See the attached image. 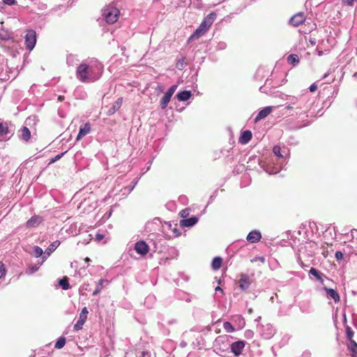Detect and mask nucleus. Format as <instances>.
I'll use <instances>...</instances> for the list:
<instances>
[{
    "mask_svg": "<svg viewBox=\"0 0 357 357\" xmlns=\"http://www.w3.org/2000/svg\"><path fill=\"white\" fill-rule=\"evenodd\" d=\"M103 68L104 66L98 59H88L77 66L76 77L82 83L94 82L102 76Z\"/></svg>",
    "mask_w": 357,
    "mask_h": 357,
    "instance_id": "nucleus-1",
    "label": "nucleus"
},
{
    "mask_svg": "<svg viewBox=\"0 0 357 357\" xmlns=\"http://www.w3.org/2000/svg\"><path fill=\"white\" fill-rule=\"evenodd\" d=\"M285 100H288L294 105L295 109L298 110L296 114L309 116V113L312 114L314 112H310L314 104L315 103V98L312 96L308 91H305L303 93L298 96H282Z\"/></svg>",
    "mask_w": 357,
    "mask_h": 357,
    "instance_id": "nucleus-2",
    "label": "nucleus"
},
{
    "mask_svg": "<svg viewBox=\"0 0 357 357\" xmlns=\"http://www.w3.org/2000/svg\"><path fill=\"white\" fill-rule=\"evenodd\" d=\"M217 14L215 12H212L207 15L198 28L194 31V33L188 38V43L193 40L195 38H198L203 36L211 26L214 21L215 20Z\"/></svg>",
    "mask_w": 357,
    "mask_h": 357,
    "instance_id": "nucleus-3",
    "label": "nucleus"
},
{
    "mask_svg": "<svg viewBox=\"0 0 357 357\" xmlns=\"http://www.w3.org/2000/svg\"><path fill=\"white\" fill-rule=\"evenodd\" d=\"M319 250L318 244L312 241H306L305 243H302L300 245L298 248V253L297 257V261L301 266V267L304 268L305 264L301 260V255L303 257H314L317 251Z\"/></svg>",
    "mask_w": 357,
    "mask_h": 357,
    "instance_id": "nucleus-4",
    "label": "nucleus"
},
{
    "mask_svg": "<svg viewBox=\"0 0 357 357\" xmlns=\"http://www.w3.org/2000/svg\"><path fill=\"white\" fill-rule=\"evenodd\" d=\"M252 160H257L260 167L268 174H275L278 173L282 168L283 162H281L280 164L275 165L273 159H270L268 162L260 161L257 157H254L252 159L250 158L248 162Z\"/></svg>",
    "mask_w": 357,
    "mask_h": 357,
    "instance_id": "nucleus-5",
    "label": "nucleus"
},
{
    "mask_svg": "<svg viewBox=\"0 0 357 357\" xmlns=\"http://www.w3.org/2000/svg\"><path fill=\"white\" fill-rule=\"evenodd\" d=\"M275 88H277V86H269V79H268V78H267L265 82L264 85L260 86L259 91L261 93H266L271 96H273L275 98H280L282 100H285V98L282 97L283 96H289L288 95H286L279 91H276Z\"/></svg>",
    "mask_w": 357,
    "mask_h": 357,
    "instance_id": "nucleus-6",
    "label": "nucleus"
},
{
    "mask_svg": "<svg viewBox=\"0 0 357 357\" xmlns=\"http://www.w3.org/2000/svg\"><path fill=\"white\" fill-rule=\"evenodd\" d=\"M13 126L7 122H0V141L9 140L14 135Z\"/></svg>",
    "mask_w": 357,
    "mask_h": 357,
    "instance_id": "nucleus-7",
    "label": "nucleus"
},
{
    "mask_svg": "<svg viewBox=\"0 0 357 357\" xmlns=\"http://www.w3.org/2000/svg\"><path fill=\"white\" fill-rule=\"evenodd\" d=\"M25 45L27 50L31 51L36 43V33L33 29L27 30L24 36Z\"/></svg>",
    "mask_w": 357,
    "mask_h": 357,
    "instance_id": "nucleus-8",
    "label": "nucleus"
},
{
    "mask_svg": "<svg viewBox=\"0 0 357 357\" xmlns=\"http://www.w3.org/2000/svg\"><path fill=\"white\" fill-rule=\"evenodd\" d=\"M177 87L178 86L176 84H174L171 86L165 92L163 97L160 100V107L162 109H166Z\"/></svg>",
    "mask_w": 357,
    "mask_h": 357,
    "instance_id": "nucleus-9",
    "label": "nucleus"
},
{
    "mask_svg": "<svg viewBox=\"0 0 357 357\" xmlns=\"http://www.w3.org/2000/svg\"><path fill=\"white\" fill-rule=\"evenodd\" d=\"M259 330L260 335L266 340L271 339L275 333L274 327L270 324L261 325Z\"/></svg>",
    "mask_w": 357,
    "mask_h": 357,
    "instance_id": "nucleus-10",
    "label": "nucleus"
},
{
    "mask_svg": "<svg viewBox=\"0 0 357 357\" xmlns=\"http://www.w3.org/2000/svg\"><path fill=\"white\" fill-rule=\"evenodd\" d=\"M273 152L279 159L284 160V161H285L289 155V151L285 146L282 148L278 145H275L273 148Z\"/></svg>",
    "mask_w": 357,
    "mask_h": 357,
    "instance_id": "nucleus-11",
    "label": "nucleus"
},
{
    "mask_svg": "<svg viewBox=\"0 0 357 357\" xmlns=\"http://www.w3.org/2000/svg\"><path fill=\"white\" fill-rule=\"evenodd\" d=\"M88 313L89 312L87 307H84L79 314V319L77 321L76 324L74 326L75 331H78L82 328V326L87 319Z\"/></svg>",
    "mask_w": 357,
    "mask_h": 357,
    "instance_id": "nucleus-12",
    "label": "nucleus"
},
{
    "mask_svg": "<svg viewBox=\"0 0 357 357\" xmlns=\"http://www.w3.org/2000/svg\"><path fill=\"white\" fill-rule=\"evenodd\" d=\"M305 21V14L302 12L298 13L293 15L289 20V24L296 27L302 24Z\"/></svg>",
    "mask_w": 357,
    "mask_h": 357,
    "instance_id": "nucleus-13",
    "label": "nucleus"
},
{
    "mask_svg": "<svg viewBox=\"0 0 357 357\" xmlns=\"http://www.w3.org/2000/svg\"><path fill=\"white\" fill-rule=\"evenodd\" d=\"M250 284L251 280L250 277L245 273H241L238 280V287L241 289V290L245 291L249 289Z\"/></svg>",
    "mask_w": 357,
    "mask_h": 357,
    "instance_id": "nucleus-14",
    "label": "nucleus"
},
{
    "mask_svg": "<svg viewBox=\"0 0 357 357\" xmlns=\"http://www.w3.org/2000/svg\"><path fill=\"white\" fill-rule=\"evenodd\" d=\"M136 252L142 256L146 255L149 251V246L144 241H139L135 244Z\"/></svg>",
    "mask_w": 357,
    "mask_h": 357,
    "instance_id": "nucleus-15",
    "label": "nucleus"
},
{
    "mask_svg": "<svg viewBox=\"0 0 357 357\" xmlns=\"http://www.w3.org/2000/svg\"><path fill=\"white\" fill-rule=\"evenodd\" d=\"M245 342L244 340H238L230 344L231 352L234 356H238L245 347Z\"/></svg>",
    "mask_w": 357,
    "mask_h": 357,
    "instance_id": "nucleus-16",
    "label": "nucleus"
},
{
    "mask_svg": "<svg viewBox=\"0 0 357 357\" xmlns=\"http://www.w3.org/2000/svg\"><path fill=\"white\" fill-rule=\"evenodd\" d=\"M59 241H55L52 242L44 252L43 260L40 262V264H43V263L51 255V254L59 246Z\"/></svg>",
    "mask_w": 357,
    "mask_h": 357,
    "instance_id": "nucleus-17",
    "label": "nucleus"
},
{
    "mask_svg": "<svg viewBox=\"0 0 357 357\" xmlns=\"http://www.w3.org/2000/svg\"><path fill=\"white\" fill-rule=\"evenodd\" d=\"M119 10L114 9L105 13V18L108 24L115 23L119 17Z\"/></svg>",
    "mask_w": 357,
    "mask_h": 357,
    "instance_id": "nucleus-18",
    "label": "nucleus"
},
{
    "mask_svg": "<svg viewBox=\"0 0 357 357\" xmlns=\"http://www.w3.org/2000/svg\"><path fill=\"white\" fill-rule=\"evenodd\" d=\"M261 238V234L259 230L255 229L248 233L246 240L250 243H258Z\"/></svg>",
    "mask_w": 357,
    "mask_h": 357,
    "instance_id": "nucleus-19",
    "label": "nucleus"
},
{
    "mask_svg": "<svg viewBox=\"0 0 357 357\" xmlns=\"http://www.w3.org/2000/svg\"><path fill=\"white\" fill-rule=\"evenodd\" d=\"M323 290L326 292L328 298L333 299L335 303L340 301V295L335 289L324 287Z\"/></svg>",
    "mask_w": 357,
    "mask_h": 357,
    "instance_id": "nucleus-20",
    "label": "nucleus"
},
{
    "mask_svg": "<svg viewBox=\"0 0 357 357\" xmlns=\"http://www.w3.org/2000/svg\"><path fill=\"white\" fill-rule=\"evenodd\" d=\"M198 220H199V218L193 215L189 218L181 220L180 225L182 227H192L198 222Z\"/></svg>",
    "mask_w": 357,
    "mask_h": 357,
    "instance_id": "nucleus-21",
    "label": "nucleus"
},
{
    "mask_svg": "<svg viewBox=\"0 0 357 357\" xmlns=\"http://www.w3.org/2000/svg\"><path fill=\"white\" fill-rule=\"evenodd\" d=\"M91 131V124L88 122L81 126L76 140L78 141L89 134Z\"/></svg>",
    "mask_w": 357,
    "mask_h": 357,
    "instance_id": "nucleus-22",
    "label": "nucleus"
},
{
    "mask_svg": "<svg viewBox=\"0 0 357 357\" xmlns=\"http://www.w3.org/2000/svg\"><path fill=\"white\" fill-rule=\"evenodd\" d=\"M176 297L178 300L185 301L187 303H190L195 296L184 292L181 290H178L176 293Z\"/></svg>",
    "mask_w": 357,
    "mask_h": 357,
    "instance_id": "nucleus-23",
    "label": "nucleus"
},
{
    "mask_svg": "<svg viewBox=\"0 0 357 357\" xmlns=\"http://www.w3.org/2000/svg\"><path fill=\"white\" fill-rule=\"evenodd\" d=\"M252 137V133L250 130H246L241 132L238 142L241 144H247L251 139Z\"/></svg>",
    "mask_w": 357,
    "mask_h": 357,
    "instance_id": "nucleus-24",
    "label": "nucleus"
},
{
    "mask_svg": "<svg viewBox=\"0 0 357 357\" xmlns=\"http://www.w3.org/2000/svg\"><path fill=\"white\" fill-rule=\"evenodd\" d=\"M42 220L43 218L40 216L35 215L26 221V226L29 228L36 227L41 223Z\"/></svg>",
    "mask_w": 357,
    "mask_h": 357,
    "instance_id": "nucleus-25",
    "label": "nucleus"
},
{
    "mask_svg": "<svg viewBox=\"0 0 357 357\" xmlns=\"http://www.w3.org/2000/svg\"><path fill=\"white\" fill-rule=\"evenodd\" d=\"M192 96L191 91L183 90L176 93V98L180 102H185L188 100Z\"/></svg>",
    "mask_w": 357,
    "mask_h": 357,
    "instance_id": "nucleus-26",
    "label": "nucleus"
},
{
    "mask_svg": "<svg viewBox=\"0 0 357 357\" xmlns=\"http://www.w3.org/2000/svg\"><path fill=\"white\" fill-rule=\"evenodd\" d=\"M309 275L314 276L321 284H323L324 282V278H327V277L325 275L321 273L319 270L314 267H312L309 271Z\"/></svg>",
    "mask_w": 357,
    "mask_h": 357,
    "instance_id": "nucleus-27",
    "label": "nucleus"
},
{
    "mask_svg": "<svg viewBox=\"0 0 357 357\" xmlns=\"http://www.w3.org/2000/svg\"><path fill=\"white\" fill-rule=\"evenodd\" d=\"M272 110H273V109H272V107H271V106L264 107L262 109H261L258 112L255 121H258L261 119L266 118L267 116H268L271 113Z\"/></svg>",
    "mask_w": 357,
    "mask_h": 357,
    "instance_id": "nucleus-28",
    "label": "nucleus"
},
{
    "mask_svg": "<svg viewBox=\"0 0 357 357\" xmlns=\"http://www.w3.org/2000/svg\"><path fill=\"white\" fill-rule=\"evenodd\" d=\"M123 102V98H119L112 106L108 109L107 114L112 115L116 113L121 107Z\"/></svg>",
    "mask_w": 357,
    "mask_h": 357,
    "instance_id": "nucleus-29",
    "label": "nucleus"
},
{
    "mask_svg": "<svg viewBox=\"0 0 357 357\" xmlns=\"http://www.w3.org/2000/svg\"><path fill=\"white\" fill-rule=\"evenodd\" d=\"M20 137L21 139L28 142L29 139L31 138V132L29 129L27 127L24 126L20 130Z\"/></svg>",
    "mask_w": 357,
    "mask_h": 357,
    "instance_id": "nucleus-30",
    "label": "nucleus"
},
{
    "mask_svg": "<svg viewBox=\"0 0 357 357\" xmlns=\"http://www.w3.org/2000/svg\"><path fill=\"white\" fill-rule=\"evenodd\" d=\"M348 349L351 352V357L357 356V343L354 340H349L347 342Z\"/></svg>",
    "mask_w": 357,
    "mask_h": 357,
    "instance_id": "nucleus-31",
    "label": "nucleus"
},
{
    "mask_svg": "<svg viewBox=\"0 0 357 357\" xmlns=\"http://www.w3.org/2000/svg\"><path fill=\"white\" fill-rule=\"evenodd\" d=\"M30 255L36 258H38L40 257L43 258L44 251L38 245H34L32 248V250L30 252Z\"/></svg>",
    "mask_w": 357,
    "mask_h": 357,
    "instance_id": "nucleus-32",
    "label": "nucleus"
},
{
    "mask_svg": "<svg viewBox=\"0 0 357 357\" xmlns=\"http://www.w3.org/2000/svg\"><path fill=\"white\" fill-rule=\"evenodd\" d=\"M222 259L220 257H215L211 262V267L213 270H218L222 265Z\"/></svg>",
    "mask_w": 357,
    "mask_h": 357,
    "instance_id": "nucleus-33",
    "label": "nucleus"
},
{
    "mask_svg": "<svg viewBox=\"0 0 357 357\" xmlns=\"http://www.w3.org/2000/svg\"><path fill=\"white\" fill-rule=\"evenodd\" d=\"M287 62L289 64L296 66L299 63V58L297 54H291L287 56Z\"/></svg>",
    "mask_w": 357,
    "mask_h": 357,
    "instance_id": "nucleus-34",
    "label": "nucleus"
},
{
    "mask_svg": "<svg viewBox=\"0 0 357 357\" xmlns=\"http://www.w3.org/2000/svg\"><path fill=\"white\" fill-rule=\"evenodd\" d=\"M59 285L63 290H68L70 288L69 280L67 277H63L59 280Z\"/></svg>",
    "mask_w": 357,
    "mask_h": 357,
    "instance_id": "nucleus-35",
    "label": "nucleus"
},
{
    "mask_svg": "<svg viewBox=\"0 0 357 357\" xmlns=\"http://www.w3.org/2000/svg\"><path fill=\"white\" fill-rule=\"evenodd\" d=\"M79 61L78 59L76 56L73 54H69L66 58V63L69 66H73L74 65H77Z\"/></svg>",
    "mask_w": 357,
    "mask_h": 357,
    "instance_id": "nucleus-36",
    "label": "nucleus"
},
{
    "mask_svg": "<svg viewBox=\"0 0 357 357\" xmlns=\"http://www.w3.org/2000/svg\"><path fill=\"white\" fill-rule=\"evenodd\" d=\"M66 342V337L61 336L59 337L58 340H56L54 347L57 349H61L65 346Z\"/></svg>",
    "mask_w": 357,
    "mask_h": 357,
    "instance_id": "nucleus-37",
    "label": "nucleus"
},
{
    "mask_svg": "<svg viewBox=\"0 0 357 357\" xmlns=\"http://www.w3.org/2000/svg\"><path fill=\"white\" fill-rule=\"evenodd\" d=\"M41 264H40V263L38 264H31V265H29L26 271V273L29 275H31L34 273H36L38 268H39V266H40Z\"/></svg>",
    "mask_w": 357,
    "mask_h": 357,
    "instance_id": "nucleus-38",
    "label": "nucleus"
},
{
    "mask_svg": "<svg viewBox=\"0 0 357 357\" xmlns=\"http://www.w3.org/2000/svg\"><path fill=\"white\" fill-rule=\"evenodd\" d=\"M223 328L228 333H232L235 331L234 327L229 321H225L223 323Z\"/></svg>",
    "mask_w": 357,
    "mask_h": 357,
    "instance_id": "nucleus-39",
    "label": "nucleus"
},
{
    "mask_svg": "<svg viewBox=\"0 0 357 357\" xmlns=\"http://www.w3.org/2000/svg\"><path fill=\"white\" fill-rule=\"evenodd\" d=\"M300 309L302 312L306 313V314H310L312 312V308L309 304L301 305L300 306Z\"/></svg>",
    "mask_w": 357,
    "mask_h": 357,
    "instance_id": "nucleus-40",
    "label": "nucleus"
},
{
    "mask_svg": "<svg viewBox=\"0 0 357 357\" xmlns=\"http://www.w3.org/2000/svg\"><path fill=\"white\" fill-rule=\"evenodd\" d=\"M151 354L148 350L138 351L136 353V357H151Z\"/></svg>",
    "mask_w": 357,
    "mask_h": 357,
    "instance_id": "nucleus-41",
    "label": "nucleus"
},
{
    "mask_svg": "<svg viewBox=\"0 0 357 357\" xmlns=\"http://www.w3.org/2000/svg\"><path fill=\"white\" fill-rule=\"evenodd\" d=\"M155 300V298L154 296L153 295H149L146 298H145V301H144V304L148 307H151V303L153 302H154Z\"/></svg>",
    "mask_w": 357,
    "mask_h": 357,
    "instance_id": "nucleus-42",
    "label": "nucleus"
},
{
    "mask_svg": "<svg viewBox=\"0 0 357 357\" xmlns=\"http://www.w3.org/2000/svg\"><path fill=\"white\" fill-rule=\"evenodd\" d=\"M346 337H347L348 341L351 340L352 337H354V332H353L351 328L349 327V326H347L346 328Z\"/></svg>",
    "mask_w": 357,
    "mask_h": 357,
    "instance_id": "nucleus-43",
    "label": "nucleus"
},
{
    "mask_svg": "<svg viewBox=\"0 0 357 357\" xmlns=\"http://www.w3.org/2000/svg\"><path fill=\"white\" fill-rule=\"evenodd\" d=\"M66 153V151H64L63 153H61L59 154H57L56 155H55L54 158H52L50 162V164L51 163H54L55 162H56L57 160H59V159H61L63 155L64 154Z\"/></svg>",
    "mask_w": 357,
    "mask_h": 357,
    "instance_id": "nucleus-44",
    "label": "nucleus"
},
{
    "mask_svg": "<svg viewBox=\"0 0 357 357\" xmlns=\"http://www.w3.org/2000/svg\"><path fill=\"white\" fill-rule=\"evenodd\" d=\"M190 213L189 208H185L180 211L179 215L183 219H185Z\"/></svg>",
    "mask_w": 357,
    "mask_h": 357,
    "instance_id": "nucleus-45",
    "label": "nucleus"
},
{
    "mask_svg": "<svg viewBox=\"0 0 357 357\" xmlns=\"http://www.w3.org/2000/svg\"><path fill=\"white\" fill-rule=\"evenodd\" d=\"M108 280H104V279H100L98 280V282H97L96 284V287L98 289H99L100 291L102 290V289L103 288V284L104 283H107L108 284Z\"/></svg>",
    "mask_w": 357,
    "mask_h": 357,
    "instance_id": "nucleus-46",
    "label": "nucleus"
},
{
    "mask_svg": "<svg viewBox=\"0 0 357 357\" xmlns=\"http://www.w3.org/2000/svg\"><path fill=\"white\" fill-rule=\"evenodd\" d=\"M6 273L5 265L0 262V279L3 278Z\"/></svg>",
    "mask_w": 357,
    "mask_h": 357,
    "instance_id": "nucleus-47",
    "label": "nucleus"
},
{
    "mask_svg": "<svg viewBox=\"0 0 357 357\" xmlns=\"http://www.w3.org/2000/svg\"><path fill=\"white\" fill-rule=\"evenodd\" d=\"M227 47V44L225 42H219L216 46L218 50H223Z\"/></svg>",
    "mask_w": 357,
    "mask_h": 357,
    "instance_id": "nucleus-48",
    "label": "nucleus"
},
{
    "mask_svg": "<svg viewBox=\"0 0 357 357\" xmlns=\"http://www.w3.org/2000/svg\"><path fill=\"white\" fill-rule=\"evenodd\" d=\"M217 195H218V190H215L213 194L210 196L209 197V200H208V204H210L211 203H212L214 199H215V197H217Z\"/></svg>",
    "mask_w": 357,
    "mask_h": 357,
    "instance_id": "nucleus-49",
    "label": "nucleus"
},
{
    "mask_svg": "<svg viewBox=\"0 0 357 357\" xmlns=\"http://www.w3.org/2000/svg\"><path fill=\"white\" fill-rule=\"evenodd\" d=\"M264 72V69L263 68H259L255 74V78L258 79V78L262 76V74Z\"/></svg>",
    "mask_w": 357,
    "mask_h": 357,
    "instance_id": "nucleus-50",
    "label": "nucleus"
},
{
    "mask_svg": "<svg viewBox=\"0 0 357 357\" xmlns=\"http://www.w3.org/2000/svg\"><path fill=\"white\" fill-rule=\"evenodd\" d=\"M3 3L8 6H14L17 4L16 0H3Z\"/></svg>",
    "mask_w": 357,
    "mask_h": 357,
    "instance_id": "nucleus-51",
    "label": "nucleus"
},
{
    "mask_svg": "<svg viewBox=\"0 0 357 357\" xmlns=\"http://www.w3.org/2000/svg\"><path fill=\"white\" fill-rule=\"evenodd\" d=\"M317 89V84L316 83L312 84L309 87V90L310 92H314Z\"/></svg>",
    "mask_w": 357,
    "mask_h": 357,
    "instance_id": "nucleus-52",
    "label": "nucleus"
},
{
    "mask_svg": "<svg viewBox=\"0 0 357 357\" xmlns=\"http://www.w3.org/2000/svg\"><path fill=\"white\" fill-rule=\"evenodd\" d=\"M335 256L337 260H340L343 258V253L341 251H337Z\"/></svg>",
    "mask_w": 357,
    "mask_h": 357,
    "instance_id": "nucleus-53",
    "label": "nucleus"
},
{
    "mask_svg": "<svg viewBox=\"0 0 357 357\" xmlns=\"http://www.w3.org/2000/svg\"><path fill=\"white\" fill-rule=\"evenodd\" d=\"M104 238V235L102 234H99V233H97L96 234V236H95V239L96 241H97L98 242L100 241L101 240H102Z\"/></svg>",
    "mask_w": 357,
    "mask_h": 357,
    "instance_id": "nucleus-54",
    "label": "nucleus"
},
{
    "mask_svg": "<svg viewBox=\"0 0 357 357\" xmlns=\"http://www.w3.org/2000/svg\"><path fill=\"white\" fill-rule=\"evenodd\" d=\"M121 191L122 192V195L126 196V197L128 196L130 193V192H127V188H126V187L123 188V189H121Z\"/></svg>",
    "mask_w": 357,
    "mask_h": 357,
    "instance_id": "nucleus-55",
    "label": "nucleus"
},
{
    "mask_svg": "<svg viewBox=\"0 0 357 357\" xmlns=\"http://www.w3.org/2000/svg\"><path fill=\"white\" fill-rule=\"evenodd\" d=\"M311 356V352L308 350H306L303 351L302 354V357H310Z\"/></svg>",
    "mask_w": 357,
    "mask_h": 357,
    "instance_id": "nucleus-56",
    "label": "nucleus"
},
{
    "mask_svg": "<svg viewBox=\"0 0 357 357\" xmlns=\"http://www.w3.org/2000/svg\"><path fill=\"white\" fill-rule=\"evenodd\" d=\"M285 108L287 109H295L294 106L293 104H291L290 102H289L286 106H285Z\"/></svg>",
    "mask_w": 357,
    "mask_h": 357,
    "instance_id": "nucleus-57",
    "label": "nucleus"
},
{
    "mask_svg": "<svg viewBox=\"0 0 357 357\" xmlns=\"http://www.w3.org/2000/svg\"><path fill=\"white\" fill-rule=\"evenodd\" d=\"M58 114L61 118H65L66 117V115H65L64 112L60 108L58 109Z\"/></svg>",
    "mask_w": 357,
    "mask_h": 357,
    "instance_id": "nucleus-58",
    "label": "nucleus"
},
{
    "mask_svg": "<svg viewBox=\"0 0 357 357\" xmlns=\"http://www.w3.org/2000/svg\"><path fill=\"white\" fill-rule=\"evenodd\" d=\"M173 231H174V233L175 234L176 236H178L180 235V234H181L179 230L178 229H176V228H174L173 229Z\"/></svg>",
    "mask_w": 357,
    "mask_h": 357,
    "instance_id": "nucleus-59",
    "label": "nucleus"
},
{
    "mask_svg": "<svg viewBox=\"0 0 357 357\" xmlns=\"http://www.w3.org/2000/svg\"><path fill=\"white\" fill-rule=\"evenodd\" d=\"M100 292V290L96 287V289L93 291V294H93V296H96V295H98Z\"/></svg>",
    "mask_w": 357,
    "mask_h": 357,
    "instance_id": "nucleus-60",
    "label": "nucleus"
},
{
    "mask_svg": "<svg viewBox=\"0 0 357 357\" xmlns=\"http://www.w3.org/2000/svg\"><path fill=\"white\" fill-rule=\"evenodd\" d=\"M138 182V180L137 179H135L134 181H132V183H130L131 186L132 188H135V187L136 186L137 183Z\"/></svg>",
    "mask_w": 357,
    "mask_h": 357,
    "instance_id": "nucleus-61",
    "label": "nucleus"
},
{
    "mask_svg": "<svg viewBox=\"0 0 357 357\" xmlns=\"http://www.w3.org/2000/svg\"><path fill=\"white\" fill-rule=\"evenodd\" d=\"M138 182V180L137 179H135L134 181H132V183H130L131 186L132 188H135V187L136 186L137 183Z\"/></svg>",
    "mask_w": 357,
    "mask_h": 357,
    "instance_id": "nucleus-62",
    "label": "nucleus"
},
{
    "mask_svg": "<svg viewBox=\"0 0 357 357\" xmlns=\"http://www.w3.org/2000/svg\"><path fill=\"white\" fill-rule=\"evenodd\" d=\"M138 182V180L137 179H135L134 181H132V183H130L131 186L132 188H135V187L136 186L137 183Z\"/></svg>",
    "mask_w": 357,
    "mask_h": 357,
    "instance_id": "nucleus-63",
    "label": "nucleus"
},
{
    "mask_svg": "<svg viewBox=\"0 0 357 357\" xmlns=\"http://www.w3.org/2000/svg\"><path fill=\"white\" fill-rule=\"evenodd\" d=\"M138 182V180L137 179H135L134 181H132V183H130L131 186L132 188H135V187L136 186L137 183Z\"/></svg>",
    "mask_w": 357,
    "mask_h": 357,
    "instance_id": "nucleus-64",
    "label": "nucleus"
}]
</instances>
